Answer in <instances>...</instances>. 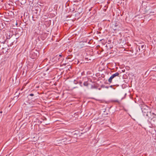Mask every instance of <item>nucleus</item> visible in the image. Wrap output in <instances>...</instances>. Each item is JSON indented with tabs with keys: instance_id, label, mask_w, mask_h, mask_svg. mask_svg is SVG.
<instances>
[{
	"instance_id": "f257e3e1",
	"label": "nucleus",
	"mask_w": 156,
	"mask_h": 156,
	"mask_svg": "<svg viewBox=\"0 0 156 156\" xmlns=\"http://www.w3.org/2000/svg\"><path fill=\"white\" fill-rule=\"evenodd\" d=\"M141 105L140 107L143 115L144 116H145L151 110L148 107L144 104H141Z\"/></svg>"
},
{
	"instance_id": "f03ea898",
	"label": "nucleus",
	"mask_w": 156,
	"mask_h": 156,
	"mask_svg": "<svg viewBox=\"0 0 156 156\" xmlns=\"http://www.w3.org/2000/svg\"><path fill=\"white\" fill-rule=\"evenodd\" d=\"M38 53L39 52L37 51L33 50L30 52V56L32 58L34 59L37 57V55Z\"/></svg>"
},
{
	"instance_id": "7ed1b4c3",
	"label": "nucleus",
	"mask_w": 156,
	"mask_h": 156,
	"mask_svg": "<svg viewBox=\"0 0 156 156\" xmlns=\"http://www.w3.org/2000/svg\"><path fill=\"white\" fill-rule=\"evenodd\" d=\"M119 73L118 72L115 73L112 75L108 80V81L109 83H111L112 82V79L115 77L119 76Z\"/></svg>"
},
{
	"instance_id": "20e7f679",
	"label": "nucleus",
	"mask_w": 156,
	"mask_h": 156,
	"mask_svg": "<svg viewBox=\"0 0 156 156\" xmlns=\"http://www.w3.org/2000/svg\"><path fill=\"white\" fill-rule=\"evenodd\" d=\"M145 116L149 119H151L153 117V118H154V116H156V114L154 113L151 112V111H150Z\"/></svg>"
},
{
	"instance_id": "39448f33",
	"label": "nucleus",
	"mask_w": 156,
	"mask_h": 156,
	"mask_svg": "<svg viewBox=\"0 0 156 156\" xmlns=\"http://www.w3.org/2000/svg\"><path fill=\"white\" fill-rule=\"evenodd\" d=\"M77 133H76V134L74 135L73 136V139H74V140H72V139L70 140H69V143H73L75 142H76V138L77 137Z\"/></svg>"
},
{
	"instance_id": "423d86ee",
	"label": "nucleus",
	"mask_w": 156,
	"mask_h": 156,
	"mask_svg": "<svg viewBox=\"0 0 156 156\" xmlns=\"http://www.w3.org/2000/svg\"><path fill=\"white\" fill-rule=\"evenodd\" d=\"M27 98L29 100L33 101V100L35 99V97L34 94L31 93L28 95L27 96Z\"/></svg>"
},
{
	"instance_id": "0eeeda50",
	"label": "nucleus",
	"mask_w": 156,
	"mask_h": 156,
	"mask_svg": "<svg viewBox=\"0 0 156 156\" xmlns=\"http://www.w3.org/2000/svg\"><path fill=\"white\" fill-rule=\"evenodd\" d=\"M136 55H139L140 54V52H141L140 51V46L139 45L137 46L136 48Z\"/></svg>"
},
{
	"instance_id": "6e6552de",
	"label": "nucleus",
	"mask_w": 156,
	"mask_h": 156,
	"mask_svg": "<svg viewBox=\"0 0 156 156\" xmlns=\"http://www.w3.org/2000/svg\"><path fill=\"white\" fill-rule=\"evenodd\" d=\"M77 132H78L76 130L73 131V132H71V131H69V136L72 137Z\"/></svg>"
},
{
	"instance_id": "1a4fd4ad",
	"label": "nucleus",
	"mask_w": 156,
	"mask_h": 156,
	"mask_svg": "<svg viewBox=\"0 0 156 156\" xmlns=\"http://www.w3.org/2000/svg\"><path fill=\"white\" fill-rule=\"evenodd\" d=\"M69 81L71 83V84H72L73 83H73L75 84H76V83H77V82L75 79L73 80H73H71V81L70 80V81Z\"/></svg>"
},
{
	"instance_id": "9d476101",
	"label": "nucleus",
	"mask_w": 156,
	"mask_h": 156,
	"mask_svg": "<svg viewBox=\"0 0 156 156\" xmlns=\"http://www.w3.org/2000/svg\"><path fill=\"white\" fill-rule=\"evenodd\" d=\"M151 120H152L153 122H155V121L156 120V116H154V118H153V117L151 119Z\"/></svg>"
},
{
	"instance_id": "9b49d317",
	"label": "nucleus",
	"mask_w": 156,
	"mask_h": 156,
	"mask_svg": "<svg viewBox=\"0 0 156 156\" xmlns=\"http://www.w3.org/2000/svg\"><path fill=\"white\" fill-rule=\"evenodd\" d=\"M88 85V82H87V81L83 83V85L84 86H87Z\"/></svg>"
},
{
	"instance_id": "f8f14e48",
	"label": "nucleus",
	"mask_w": 156,
	"mask_h": 156,
	"mask_svg": "<svg viewBox=\"0 0 156 156\" xmlns=\"http://www.w3.org/2000/svg\"><path fill=\"white\" fill-rule=\"evenodd\" d=\"M74 73L73 74V73H72L71 75H69V78H70V77H73V76H74Z\"/></svg>"
},
{
	"instance_id": "ddd939ff",
	"label": "nucleus",
	"mask_w": 156,
	"mask_h": 156,
	"mask_svg": "<svg viewBox=\"0 0 156 156\" xmlns=\"http://www.w3.org/2000/svg\"><path fill=\"white\" fill-rule=\"evenodd\" d=\"M91 89L97 88V87H96L95 86L92 85L91 86Z\"/></svg>"
},
{
	"instance_id": "4468645a",
	"label": "nucleus",
	"mask_w": 156,
	"mask_h": 156,
	"mask_svg": "<svg viewBox=\"0 0 156 156\" xmlns=\"http://www.w3.org/2000/svg\"><path fill=\"white\" fill-rule=\"evenodd\" d=\"M73 60V59L70 58V55H69V62H71Z\"/></svg>"
},
{
	"instance_id": "2eb2a0df",
	"label": "nucleus",
	"mask_w": 156,
	"mask_h": 156,
	"mask_svg": "<svg viewBox=\"0 0 156 156\" xmlns=\"http://www.w3.org/2000/svg\"><path fill=\"white\" fill-rule=\"evenodd\" d=\"M144 45H141V47L142 49H143L144 48Z\"/></svg>"
},
{
	"instance_id": "dca6fc26",
	"label": "nucleus",
	"mask_w": 156,
	"mask_h": 156,
	"mask_svg": "<svg viewBox=\"0 0 156 156\" xmlns=\"http://www.w3.org/2000/svg\"><path fill=\"white\" fill-rule=\"evenodd\" d=\"M64 25H65V26H66V25H68V24H67V23H64Z\"/></svg>"
},
{
	"instance_id": "f3484780",
	"label": "nucleus",
	"mask_w": 156,
	"mask_h": 156,
	"mask_svg": "<svg viewBox=\"0 0 156 156\" xmlns=\"http://www.w3.org/2000/svg\"><path fill=\"white\" fill-rule=\"evenodd\" d=\"M152 126V125L151 124L150 126H149V127L150 128H151Z\"/></svg>"
},
{
	"instance_id": "a211bd4d",
	"label": "nucleus",
	"mask_w": 156,
	"mask_h": 156,
	"mask_svg": "<svg viewBox=\"0 0 156 156\" xmlns=\"http://www.w3.org/2000/svg\"><path fill=\"white\" fill-rule=\"evenodd\" d=\"M26 2H23V4H22V3H21L22 5L24 4H25L26 3Z\"/></svg>"
},
{
	"instance_id": "6ab92c4d",
	"label": "nucleus",
	"mask_w": 156,
	"mask_h": 156,
	"mask_svg": "<svg viewBox=\"0 0 156 156\" xmlns=\"http://www.w3.org/2000/svg\"><path fill=\"white\" fill-rule=\"evenodd\" d=\"M66 64H67V63H63V65L65 66H66Z\"/></svg>"
},
{
	"instance_id": "aec40b11",
	"label": "nucleus",
	"mask_w": 156,
	"mask_h": 156,
	"mask_svg": "<svg viewBox=\"0 0 156 156\" xmlns=\"http://www.w3.org/2000/svg\"><path fill=\"white\" fill-rule=\"evenodd\" d=\"M68 2V1H67V2L66 3V5H67V6H68V4L67 3V2Z\"/></svg>"
},
{
	"instance_id": "412c9836",
	"label": "nucleus",
	"mask_w": 156,
	"mask_h": 156,
	"mask_svg": "<svg viewBox=\"0 0 156 156\" xmlns=\"http://www.w3.org/2000/svg\"><path fill=\"white\" fill-rule=\"evenodd\" d=\"M115 101V102H119L117 100Z\"/></svg>"
},
{
	"instance_id": "4be33fe9",
	"label": "nucleus",
	"mask_w": 156,
	"mask_h": 156,
	"mask_svg": "<svg viewBox=\"0 0 156 156\" xmlns=\"http://www.w3.org/2000/svg\"><path fill=\"white\" fill-rule=\"evenodd\" d=\"M69 131H71V132H73V130H72V129H70Z\"/></svg>"
},
{
	"instance_id": "5701e85b",
	"label": "nucleus",
	"mask_w": 156,
	"mask_h": 156,
	"mask_svg": "<svg viewBox=\"0 0 156 156\" xmlns=\"http://www.w3.org/2000/svg\"><path fill=\"white\" fill-rule=\"evenodd\" d=\"M2 113V111H1L0 112V113Z\"/></svg>"
},
{
	"instance_id": "b1692460",
	"label": "nucleus",
	"mask_w": 156,
	"mask_h": 156,
	"mask_svg": "<svg viewBox=\"0 0 156 156\" xmlns=\"http://www.w3.org/2000/svg\"><path fill=\"white\" fill-rule=\"evenodd\" d=\"M112 87V85H111V86H110V87Z\"/></svg>"
},
{
	"instance_id": "393cba45",
	"label": "nucleus",
	"mask_w": 156,
	"mask_h": 156,
	"mask_svg": "<svg viewBox=\"0 0 156 156\" xmlns=\"http://www.w3.org/2000/svg\"><path fill=\"white\" fill-rule=\"evenodd\" d=\"M59 56H62V55H59Z\"/></svg>"
},
{
	"instance_id": "a878e982",
	"label": "nucleus",
	"mask_w": 156,
	"mask_h": 156,
	"mask_svg": "<svg viewBox=\"0 0 156 156\" xmlns=\"http://www.w3.org/2000/svg\"><path fill=\"white\" fill-rule=\"evenodd\" d=\"M116 24H115V27H116V26H117V25H116Z\"/></svg>"
},
{
	"instance_id": "bb28decb",
	"label": "nucleus",
	"mask_w": 156,
	"mask_h": 156,
	"mask_svg": "<svg viewBox=\"0 0 156 156\" xmlns=\"http://www.w3.org/2000/svg\"><path fill=\"white\" fill-rule=\"evenodd\" d=\"M32 18L33 19L34 18V16H32Z\"/></svg>"
},
{
	"instance_id": "cd10ccee",
	"label": "nucleus",
	"mask_w": 156,
	"mask_h": 156,
	"mask_svg": "<svg viewBox=\"0 0 156 156\" xmlns=\"http://www.w3.org/2000/svg\"><path fill=\"white\" fill-rule=\"evenodd\" d=\"M80 84H81V83H81V82H80Z\"/></svg>"
},
{
	"instance_id": "c85d7f7f",
	"label": "nucleus",
	"mask_w": 156,
	"mask_h": 156,
	"mask_svg": "<svg viewBox=\"0 0 156 156\" xmlns=\"http://www.w3.org/2000/svg\"><path fill=\"white\" fill-rule=\"evenodd\" d=\"M70 14H69V17H70Z\"/></svg>"
},
{
	"instance_id": "c756f323",
	"label": "nucleus",
	"mask_w": 156,
	"mask_h": 156,
	"mask_svg": "<svg viewBox=\"0 0 156 156\" xmlns=\"http://www.w3.org/2000/svg\"><path fill=\"white\" fill-rule=\"evenodd\" d=\"M71 42V41H69V43H70Z\"/></svg>"
},
{
	"instance_id": "7c9ffc66",
	"label": "nucleus",
	"mask_w": 156,
	"mask_h": 156,
	"mask_svg": "<svg viewBox=\"0 0 156 156\" xmlns=\"http://www.w3.org/2000/svg\"><path fill=\"white\" fill-rule=\"evenodd\" d=\"M68 58V56L66 58Z\"/></svg>"
},
{
	"instance_id": "2f4dec72",
	"label": "nucleus",
	"mask_w": 156,
	"mask_h": 156,
	"mask_svg": "<svg viewBox=\"0 0 156 156\" xmlns=\"http://www.w3.org/2000/svg\"><path fill=\"white\" fill-rule=\"evenodd\" d=\"M151 12L154 13V12Z\"/></svg>"
},
{
	"instance_id": "473e14b6",
	"label": "nucleus",
	"mask_w": 156,
	"mask_h": 156,
	"mask_svg": "<svg viewBox=\"0 0 156 156\" xmlns=\"http://www.w3.org/2000/svg\"><path fill=\"white\" fill-rule=\"evenodd\" d=\"M68 17V16H66L67 17Z\"/></svg>"
},
{
	"instance_id": "72a5a7b5",
	"label": "nucleus",
	"mask_w": 156,
	"mask_h": 156,
	"mask_svg": "<svg viewBox=\"0 0 156 156\" xmlns=\"http://www.w3.org/2000/svg\"><path fill=\"white\" fill-rule=\"evenodd\" d=\"M69 73H70V74H71V72H69Z\"/></svg>"
},
{
	"instance_id": "f704fd0d",
	"label": "nucleus",
	"mask_w": 156,
	"mask_h": 156,
	"mask_svg": "<svg viewBox=\"0 0 156 156\" xmlns=\"http://www.w3.org/2000/svg\"><path fill=\"white\" fill-rule=\"evenodd\" d=\"M70 68H71V66H70Z\"/></svg>"
},
{
	"instance_id": "c9c22d12",
	"label": "nucleus",
	"mask_w": 156,
	"mask_h": 156,
	"mask_svg": "<svg viewBox=\"0 0 156 156\" xmlns=\"http://www.w3.org/2000/svg\"><path fill=\"white\" fill-rule=\"evenodd\" d=\"M69 52L70 51V50H69Z\"/></svg>"
}]
</instances>
